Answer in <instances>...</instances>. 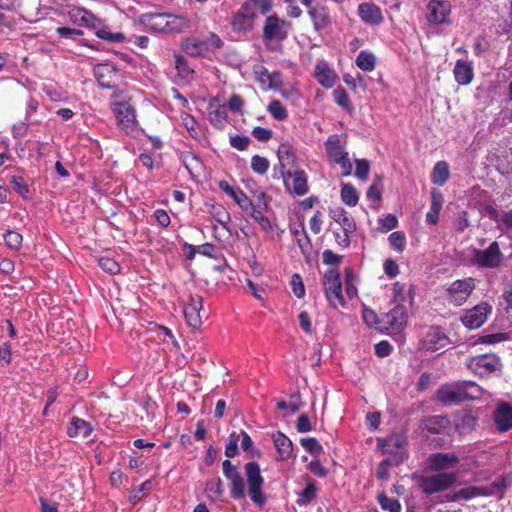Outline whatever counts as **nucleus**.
I'll use <instances>...</instances> for the list:
<instances>
[{"label": "nucleus", "instance_id": "37", "mask_svg": "<svg viewBox=\"0 0 512 512\" xmlns=\"http://www.w3.org/2000/svg\"><path fill=\"white\" fill-rule=\"evenodd\" d=\"M450 176L449 165L445 161H439L435 164L432 171V182L442 186Z\"/></svg>", "mask_w": 512, "mask_h": 512}, {"label": "nucleus", "instance_id": "12", "mask_svg": "<svg viewBox=\"0 0 512 512\" xmlns=\"http://www.w3.org/2000/svg\"><path fill=\"white\" fill-rule=\"evenodd\" d=\"M223 474L230 482V495L234 500H242L245 498V481L241 476L238 468L232 464L229 459L222 463Z\"/></svg>", "mask_w": 512, "mask_h": 512}, {"label": "nucleus", "instance_id": "46", "mask_svg": "<svg viewBox=\"0 0 512 512\" xmlns=\"http://www.w3.org/2000/svg\"><path fill=\"white\" fill-rule=\"evenodd\" d=\"M388 241L390 246L396 252L402 253L404 251L406 245V237L402 231L392 232L388 237Z\"/></svg>", "mask_w": 512, "mask_h": 512}, {"label": "nucleus", "instance_id": "9", "mask_svg": "<svg viewBox=\"0 0 512 512\" xmlns=\"http://www.w3.org/2000/svg\"><path fill=\"white\" fill-rule=\"evenodd\" d=\"M324 290L326 298L333 308L345 305L341 277L338 270L331 268L326 271L324 275Z\"/></svg>", "mask_w": 512, "mask_h": 512}, {"label": "nucleus", "instance_id": "60", "mask_svg": "<svg viewBox=\"0 0 512 512\" xmlns=\"http://www.w3.org/2000/svg\"><path fill=\"white\" fill-rule=\"evenodd\" d=\"M204 41L209 53L221 49L224 45L222 39L214 32H210L208 38Z\"/></svg>", "mask_w": 512, "mask_h": 512}, {"label": "nucleus", "instance_id": "6", "mask_svg": "<svg viewBox=\"0 0 512 512\" xmlns=\"http://www.w3.org/2000/svg\"><path fill=\"white\" fill-rule=\"evenodd\" d=\"M458 480L456 472H440L420 479L419 487L427 495L443 492L452 487Z\"/></svg>", "mask_w": 512, "mask_h": 512}, {"label": "nucleus", "instance_id": "62", "mask_svg": "<svg viewBox=\"0 0 512 512\" xmlns=\"http://www.w3.org/2000/svg\"><path fill=\"white\" fill-rule=\"evenodd\" d=\"M508 339L507 334L505 333H494V334H486L479 338V343L482 344H496Z\"/></svg>", "mask_w": 512, "mask_h": 512}, {"label": "nucleus", "instance_id": "59", "mask_svg": "<svg viewBox=\"0 0 512 512\" xmlns=\"http://www.w3.org/2000/svg\"><path fill=\"white\" fill-rule=\"evenodd\" d=\"M379 224L381 225L380 231L386 233L397 227L398 219L394 214H388L386 217L379 219Z\"/></svg>", "mask_w": 512, "mask_h": 512}, {"label": "nucleus", "instance_id": "43", "mask_svg": "<svg viewBox=\"0 0 512 512\" xmlns=\"http://www.w3.org/2000/svg\"><path fill=\"white\" fill-rule=\"evenodd\" d=\"M378 502L383 510H387L389 512H400L401 504L398 499L390 498L384 493L378 495Z\"/></svg>", "mask_w": 512, "mask_h": 512}, {"label": "nucleus", "instance_id": "49", "mask_svg": "<svg viewBox=\"0 0 512 512\" xmlns=\"http://www.w3.org/2000/svg\"><path fill=\"white\" fill-rule=\"evenodd\" d=\"M362 318L366 325L369 327H375L379 330L382 326L381 316H378L374 310L365 307L362 312Z\"/></svg>", "mask_w": 512, "mask_h": 512}, {"label": "nucleus", "instance_id": "24", "mask_svg": "<svg viewBox=\"0 0 512 512\" xmlns=\"http://www.w3.org/2000/svg\"><path fill=\"white\" fill-rule=\"evenodd\" d=\"M70 17L75 24L85 26L89 29L95 30V32L101 27L102 22L93 13L86 10L85 8H75L70 11Z\"/></svg>", "mask_w": 512, "mask_h": 512}, {"label": "nucleus", "instance_id": "5", "mask_svg": "<svg viewBox=\"0 0 512 512\" xmlns=\"http://www.w3.org/2000/svg\"><path fill=\"white\" fill-rule=\"evenodd\" d=\"M244 470L247 479L248 495L251 501L258 506H263L267 501V497L263 492L264 478L259 464L255 461L248 462L244 465Z\"/></svg>", "mask_w": 512, "mask_h": 512}, {"label": "nucleus", "instance_id": "17", "mask_svg": "<svg viewBox=\"0 0 512 512\" xmlns=\"http://www.w3.org/2000/svg\"><path fill=\"white\" fill-rule=\"evenodd\" d=\"M428 16L427 20L430 24H449V14L451 12V6L447 1L443 0H431L428 5Z\"/></svg>", "mask_w": 512, "mask_h": 512}, {"label": "nucleus", "instance_id": "21", "mask_svg": "<svg viewBox=\"0 0 512 512\" xmlns=\"http://www.w3.org/2000/svg\"><path fill=\"white\" fill-rule=\"evenodd\" d=\"M118 69L109 63L97 64L94 67V76L99 85L104 89H112L115 87V78Z\"/></svg>", "mask_w": 512, "mask_h": 512}, {"label": "nucleus", "instance_id": "55", "mask_svg": "<svg viewBox=\"0 0 512 512\" xmlns=\"http://www.w3.org/2000/svg\"><path fill=\"white\" fill-rule=\"evenodd\" d=\"M355 175L362 181L367 180L370 171V162L366 159H356Z\"/></svg>", "mask_w": 512, "mask_h": 512}, {"label": "nucleus", "instance_id": "8", "mask_svg": "<svg viewBox=\"0 0 512 512\" xmlns=\"http://www.w3.org/2000/svg\"><path fill=\"white\" fill-rule=\"evenodd\" d=\"M504 255L500 250L499 243L493 241L486 249H474L473 262L481 268L497 269L501 267Z\"/></svg>", "mask_w": 512, "mask_h": 512}, {"label": "nucleus", "instance_id": "61", "mask_svg": "<svg viewBox=\"0 0 512 512\" xmlns=\"http://www.w3.org/2000/svg\"><path fill=\"white\" fill-rule=\"evenodd\" d=\"M252 135L258 141L267 142V141H269L272 138L273 131L271 129H268V128H264V127H261V126H256L252 130Z\"/></svg>", "mask_w": 512, "mask_h": 512}, {"label": "nucleus", "instance_id": "54", "mask_svg": "<svg viewBox=\"0 0 512 512\" xmlns=\"http://www.w3.org/2000/svg\"><path fill=\"white\" fill-rule=\"evenodd\" d=\"M251 140L248 136L245 135H233L229 139V143L231 147L239 150V151H245L247 150Z\"/></svg>", "mask_w": 512, "mask_h": 512}, {"label": "nucleus", "instance_id": "50", "mask_svg": "<svg viewBox=\"0 0 512 512\" xmlns=\"http://www.w3.org/2000/svg\"><path fill=\"white\" fill-rule=\"evenodd\" d=\"M10 183L16 193H18L23 199H28L30 190L23 177L13 176Z\"/></svg>", "mask_w": 512, "mask_h": 512}, {"label": "nucleus", "instance_id": "36", "mask_svg": "<svg viewBox=\"0 0 512 512\" xmlns=\"http://www.w3.org/2000/svg\"><path fill=\"white\" fill-rule=\"evenodd\" d=\"M477 424V418L471 412L462 413L456 421V429L460 434L471 432Z\"/></svg>", "mask_w": 512, "mask_h": 512}, {"label": "nucleus", "instance_id": "51", "mask_svg": "<svg viewBox=\"0 0 512 512\" xmlns=\"http://www.w3.org/2000/svg\"><path fill=\"white\" fill-rule=\"evenodd\" d=\"M95 34L98 38L110 43H121L125 40V35L122 32L111 33L101 27H99Z\"/></svg>", "mask_w": 512, "mask_h": 512}, {"label": "nucleus", "instance_id": "39", "mask_svg": "<svg viewBox=\"0 0 512 512\" xmlns=\"http://www.w3.org/2000/svg\"><path fill=\"white\" fill-rule=\"evenodd\" d=\"M356 65L363 71H373L376 66V58L372 53L361 51L356 58Z\"/></svg>", "mask_w": 512, "mask_h": 512}, {"label": "nucleus", "instance_id": "14", "mask_svg": "<svg viewBox=\"0 0 512 512\" xmlns=\"http://www.w3.org/2000/svg\"><path fill=\"white\" fill-rule=\"evenodd\" d=\"M475 289V279L467 277L452 282L447 288L449 301L455 305H462Z\"/></svg>", "mask_w": 512, "mask_h": 512}, {"label": "nucleus", "instance_id": "34", "mask_svg": "<svg viewBox=\"0 0 512 512\" xmlns=\"http://www.w3.org/2000/svg\"><path fill=\"white\" fill-rule=\"evenodd\" d=\"M296 503L298 506L303 507L310 504L317 497V485L316 483L307 477L306 487L299 492Z\"/></svg>", "mask_w": 512, "mask_h": 512}, {"label": "nucleus", "instance_id": "38", "mask_svg": "<svg viewBox=\"0 0 512 512\" xmlns=\"http://www.w3.org/2000/svg\"><path fill=\"white\" fill-rule=\"evenodd\" d=\"M341 200L348 206L354 207L359 201V195L355 187L350 183H344L341 187Z\"/></svg>", "mask_w": 512, "mask_h": 512}, {"label": "nucleus", "instance_id": "11", "mask_svg": "<svg viewBox=\"0 0 512 512\" xmlns=\"http://www.w3.org/2000/svg\"><path fill=\"white\" fill-rule=\"evenodd\" d=\"M407 310L403 305H396L389 312L381 315L382 326L379 327L381 332L399 333L407 325Z\"/></svg>", "mask_w": 512, "mask_h": 512}, {"label": "nucleus", "instance_id": "18", "mask_svg": "<svg viewBox=\"0 0 512 512\" xmlns=\"http://www.w3.org/2000/svg\"><path fill=\"white\" fill-rule=\"evenodd\" d=\"M203 307V298L199 295H190L189 302L184 306V316L187 324L193 329H200L202 318L200 312Z\"/></svg>", "mask_w": 512, "mask_h": 512}, {"label": "nucleus", "instance_id": "22", "mask_svg": "<svg viewBox=\"0 0 512 512\" xmlns=\"http://www.w3.org/2000/svg\"><path fill=\"white\" fill-rule=\"evenodd\" d=\"M325 150L329 161L335 164L348 157V152L341 142V136L338 134H332L327 138Z\"/></svg>", "mask_w": 512, "mask_h": 512}, {"label": "nucleus", "instance_id": "2", "mask_svg": "<svg viewBox=\"0 0 512 512\" xmlns=\"http://www.w3.org/2000/svg\"><path fill=\"white\" fill-rule=\"evenodd\" d=\"M481 396V388L473 381H457L441 385L437 399L444 405L459 404Z\"/></svg>", "mask_w": 512, "mask_h": 512}, {"label": "nucleus", "instance_id": "44", "mask_svg": "<svg viewBox=\"0 0 512 512\" xmlns=\"http://www.w3.org/2000/svg\"><path fill=\"white\" fill-rule=\"evenodd\" d=\"M268 112L278 121L286 120L288 117L287 109L283 106L281 101L273 100L267 107Z\"/></svg>", "mask_w": 512, "mask_h": 512}, {"label": "nucleus", "instance_id": "64", "mask_svg": "<svg viewBox=\"0 0 512 512\" xmlns=\"http://www.w3.org/2000/svg\"><path fill=\"white\" fill-rule=\"evenodd\" d=\"M374 349H375V354L378 357L384 358L391 354L393 347L388 341L382 340L375 345Z\"/></svg>", "mask_w": 512, "mask_h": 512}, {"label": "nucleus", "instance_id": "33", "mask_svg": "<svg viewBox=\"0 0 512 512\" xmlns=\"http://www.w3.org/2000/svg\"><path fill=\"white\" fill-rule=\"evenodd\" d=\"M315 78L326 88H331L335 83V74L325 61H319L315 67Z\"/></svg>", "mask_w": 512, "mask_h": 512}, {"label": "nucleus", "instance_id": "58", "mask_svg": "<svg viewBox=\"0 0 512 512\" xmlns=\"http://www.w3.org/2000/svg\"><path fill=\"white\" fill-rule=\"evenodd\" d=\"M293 293L298 298H303L305 295V287L302 281V278L299 274L295 273L291 277V282Z\"/></svg>", "mask_w": 512, "mask_h": 512}, {"label": "nucleus", "instance_id": "32", "mask_svg": "<svg viewBox=\"0 0 512 512\" xmlns=\"http://www.w3.org/2000/svg\"><path fill=\"white\" fill-rule=\"evenodd\" d=\"M308 14L316 31H321L329 26L330 17L325 7L319 5L310 7Z\"/></svg>", "mask_w": 512, "mask_h": 512}, {"label": "nucleus", "instance_id": "45", "mask_svg": "<svg viewBox=\"0 0 512 512\" xmlns=\"http://www.w3.org/2000/svg\"><path fill=\"white\" fill-rule=\"evenodd\" d=\"M300 444L315 458H317L323 450L319 441L314 437L302 438L300 439Z\"/></svg>", "mask_w": 512, "mask_h": 512}, {"label": "nucleus", "instance_id": "16", "mask_svg": "<svg viewBox=\"0 0 512 512\" xmlns=\"http://www.w3.org/2000/svg\"><path fill=\"white\" fill-rule=\"evenodd\" d=\"M255 17L256 14L252 11L250 4L245 2L232 18V30L237 33L251 30Z\"/></svg>", "mask_w": 512, "mask_h": 512}, {"label": "nucleus", "instance_id": "48", "mask_svg": "<svg viewBox=\"0 0 512 512\" xmlns=\"http://www.w3.org/2000/svg\"><path fill=\"white\" fill-rule=\"evenodd\" d=\"M4 241L9 248L19 250L22 247L23 237L17 231L8 230L4 234Z\"/></svg>", "mask_w": 512, "mask_h": 512}, {"label": "nucleus", "instance_id": "63", "mask_svg": "<svg viewBox=\"0 0 512 512\" xmlns=\"http://www.w3.org/2000/svg\"><path fill=\"white\" fill-rule=\"evenodd\" d=\"M323 263L330 266H338L342 260V256L334 253L330 249H326L322 254Z\"/></svg>", "mask_w": 512, "mask_h": 512}, {"label": "nucleus", "instance_id": "4", "mask_svg": "<svg viewBox=\"0 0 512 512\" xmlns=\"http://www.w3.org/2000/svg\"><path fill=\"white\" fill-rule=\"evenodd\" d=\"M406 437L402 434L393 433L384 439L377 440V446L383 454L390 457L381 462V466H397L405 458Z\"/></svg>", "mask_w": 512, "mask_h": 512}, {"label": "nucleus", "instance_id": "25", "mask_svg": "<svg viewBox=\"0 0 512 512\" xmlns=\"http://www.w3.org/2000/svg\"><path fill=\"white\" fill-rule=\"evenodd\" d=\"M496 428L500 432H506L512 429V406L507 402H501L493 416Z\"/></svg>", "mask_w": 512, "mask_h": 512}, {"label": "nucleus", "instance_id": "19", "mask_svg": "<svg viewBox=\"0 0 512 512\" xmlns=\"http://www.w3.org/2000/svg\"><path fill=\"white\" fill-rule=\"evenodd\" d=\"M284 185L290 193L298 196L305 195L308 192L307 175L303 170H288V179Z\"/></svg>", "mask_w": 512, "mask_h": 512}, {"label": "nucleus", "instance_id": "35", "mask_svg": "<svg viewBox=\"0 0 512 512\" xmlns=\"http://www.w3.org/2000/svg\"><path fill=\"white\" fill-rule=\"evenodd\" d=\"M443 199L440 193L432 192V201L429 211L426 214V222L435 225L439 221V214L442 208Z\"/></svg>", "mask_w": 512, "mask_h": 512}, {"label": "nucleus", "instance_id": "23", "mask_svg": "<svg viewBox=\"0 0 512 512\" xmlns=\"http://www.w3.org/2000/svg\"><path fill=\"white\" fill-rule=\"evenodd\" d=\"M459 463V458L450 453H433L427 459L428 467L431 471L439 472L452 468Z\"/></svg>", "mask_w": 512, "mask_h": 512}, {"label": "nucleus", "instance_id": "31", "mask_svg": "<svg viewBox=\"0 0 512 512\" xmlns=\"http://www.w3.org/2000/svg\"><path fill=\"white\" fill-rule=\"evenodd\" d=\"M93 432L92 425L79 417H72L70 424L67 428V434L70 437L88 438Z\"/></svg>", "mask_w": 512, "mask_h": 512}, {"label": "nucleus", "instance_id": "7", "mask_svg": "<svg viewBox=\"0 0 512 512\" xmlns=\"http://www.w3.org/2000/svg\"><path fill=\"white\" fill-rule=\"evenodd\" d=\"M467 367L475 374L484 377L500 372L502 363L496 354L488 353L470 357Z\"/></svg>", "mask_w": 512, "mask_h": 512}, {"label": "nucleus", "instance_id": "30", "mask_svg": "<svg viewBox=\"0 0 512 512\" xmlns=\"http://www.w3.org/2000/svg\"><path fill=\"white\" fill-rule=\"evenodd\" d=\"M182 50L191 57H206L209 52L204 40L189 37L182 41Z\"/></svg>", "mask_w": 512, "mask_h": 512}, {"label": "nucleus", "instance_id": "56", "mask_svg": "<svg viewBox=\"0 0 512 512\" xmlns=\"http://www.w3.org/2000/svg\"><path fill=\"white\" fill-rule=\"evenodd\" d=\"M233 200L245 213H248V211L252 209V205L254 204V202L241 189L239 192H237V195L234 197Z\"/></svg>", "mask_w": 512, "mask_h": 512}, {"label": "nucleus", "instance_id": "20", "mask_svg": "<svg viewBox=\"0 0 512 512\" xmlns=\"http://www.w3.org/2000/svg\"><path fill=\"white\" fill-rule=\"evenodd\" d=\"M208 117L216 129L222 130L228 123L227 107L220 104L218 98H212L208 104Z\"/></svg>", "mask_w": 512, "mask_h": 512}, {"label": "nucleus", "instance_id": "10", "mask_svg": "<svg viewBox=\"0 0 512 512\" xmlns=\"http://www.w3.org/2000/svg\"><path fill=\"white\" fill-rule=\"evenodd\" d=\"M118 126L127 134L132 133L137 125L136 111L130 101H118L111 105Z\"/></svg>", "mask_w": 512, "mask_h": 512}, {"label": "nucleus", "instance_id": "52", "mask_svg": "<svg viewBox=\"0 0 512 512\" xmlns=\"http://www.w3.org/2000/svg\"><path fill=\"white\" fill-rule=\"evenodd\" d=\"M269 165L270 163L265 157L254 155L251 159L252 170L260 175H264L267 172Z\"/></svg>", "mask_w": 512, "mask_h": 512}, {"label": "nucleus", "instance_id": "28", "mask_svg": "<svg viewBox=\"0 0 512 512\" xmlns=\"http://www.w3.org/2000/svg\"><path fill=\"white\" fill-rule=\"evenodd\" d=\"M450 344V339L439 326H432L426 334V348L437 351Z\"/></svg>", "mask_w": 512, "mask_h": 512}, {"label": "nucleus", "instance_id": "42", "mask_svg": "<svg viewBox=\"0 0 512 512\" xmlns=\"http://www.w3.org/2000/svg\"><path fill=\"white\" fill-rule=\"evenodd\" d=\"M277 156L279 162L286 164L287 166L295 165V156L289 144L282 143L278 148Z\"/></svg>", "mask_w": 512, "mask_h": 512}, {"label": "nucleus", "instance_id": "29", "mask_svg": "<svg viewBox=\"0 0 512 512\" xmlns=\"http://www.w3.org/2000/svg\"><path fill=\"white\" fill-rule=\"evenodd\" d=\"M453 74L458 85H469L474 78L472 62L461 59L457 60L453 69Z\"/></svg>", "mask_w": 512, "mask_h": 512}, {"label": "nucleus", "instance_id": "1", "mask_svg": "<svg viewBox=\"0 0 512 512\" xmlns=\"http://www.w3.org/2000/svg\"><path fill=\"white\" fill-rule=\"evenodd\" d=\"M139 22L149 31L162 34L183 33L191 28L188 18L169 13H143L139 16Z\"/></svg>", "mask_w": 512, "mask_h": 512}, {"label": "nucleus", "instance_id": "57", "mask_svg": "<svg viewBox=\"0 0 512 512\" xmlns=\"http://www.w3.org/2000/svg\"><path fill=\"white\" fill-rule=\"evenodd\" d=\"M98 263L103 271L110 274H115L120 269L119 264L114 259L109 257H101Z\"/></svg>", "mask_w": 512, "mask_h": 512}, {"label": "nucleus", "instance_id": "40", "mask_svg": "<svg viewBox=\"0 0 512 512\" xmlns=\"http://www.w3.org/2000/svg\"><path fill=\"white\" fill-rule=\"evenodd\" d=\"M211 215L223 228L228 229L227 225L231 222V217L229 212L222 205H213Z\"/></svg>", "mask_w": 512, "mask_h": 512}, {"label": "nucleus", "instance_id": "27", "mask_svg": "<svg viewBox=\"0 0 512 512\" xmlns=\"http://www.w3.org/2000/svg\"><path fill=\"white\" fill-rule=\"evenodd\" d=\"M358 14L362 21L370 25H379L384 20L380 7L372 2L361 3Z\"/></svg>", "mask_w": 512, "mask_h": 512}, {"label": "nucleus", "instance_id": "41", "mask_svg": "<svg viewBox=\"0 0 512 512\" xmlns=\"http://www.w3.org/2000/svg\"><path fill=\"white\" fill-rule=\"evenodd\" d=\"M333 99L338 106L342 107L347 112L351 113L353 111L354 107L351 104L349 96L344 88H336L333 91Z\"/></svg>", "mask_w": 512, "mask_h": 512}, {"label": "nucleus", "instance_id": "15", "mask_svg": "<svg viewBox=\"0 0 512 512\" xmlns=\"http://www.w3.org/2000/svg\"><path fill=\"white\" fill-rule=\"evenodd\" d=\"M491 311V305L486 302H481L472 309L466 311V313L461 317V322L470 330L478 329L486 322Z\"/></svg>", "mask_w": 512, "mask_h": 512}, {"label": "nucleus", "instance_id": "53", "mask_svg": "<svg viewBox=\"0 0 512 512\" xmlns=\"http://www.w3.org/2000/svg\"><path fill=\"white\" fill-rule=\"evenodd\" d=\"M241 436H242V440H241V448L247 452V453H250V456L251 457H260L261 456V452L259 449L255 448L253 446V441L251 439V437L249 436V434L245 431H241Z\"/></svg>", "mask_w": 512, "mask_h": 512}, {"label": "nucleus", "instance_id": "26", "mask_svg": "<svg viewBox=\"0 0 512 512\" xmlns=\"http://www.w3.org/2000/svg\"><path fill=\"white\" fill-rule=\"evenodd\" d=\"M272 440L277 452L276 461H287L293 454L292 441L281 431L272 434Z\"/></svg>", "mask_w": 512, "mask_h": 512}, {"label": "nucleus", "instance_id": "3", "mask_svg": "<svg viewBox=\"0 0 512 512\" xmlns=\"http://www.w3.org/2000/svg\"><path fill=\"white\" fill-rule=\"evenodd\" d=\"M449 420L435 415L422 419L418 424L419 434L434 448H443L447 443Z\"/></svg>", "mask_w": 512, "mask_h": 512}, {"label": "nucleus", "instance_id": "13", "mask_svg": "<svg viewBox=\"0 0 512 512\" xmlns=\"http://www.w3.org/2000/svg\"><path fill=\"white\" fill-rule=\"evenodd\" d=\"M290 23L280 19L276 14L266 18L263 26L262 37L264 41H284L288 36V28Z\"/></svg>", "mask_w": 512, "mask_h": 512}, {"label": "nucleus", "instance_id": "47", "mask_svg": "<svg viewBox=\"0 0 512 512\" xmlns=\"http://www.w3.org/2000/svg\"><path fill=\"white\" fill-rule=\"evenodd\" d=\"M299 227L301 228L302 237L297 238L296 242H297L302 254L306 258H308L311 253V249H312L311 240L307 235L304 224L300 223Z\"/></svg>", "mask_w": 512, "mask_h": 512}]
</instances>
